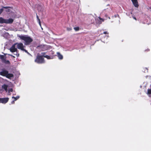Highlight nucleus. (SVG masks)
<instances>
[{"mask_svg":"<svg viewBox=\"0 0 151 151\" xmlns=\"http://www.w3.org/2000/svg\"><path fill=\"white\" fill-rule=\"evenodd\" d=\"M4 8H5V9H7V10H6V12H9L10 11V9H7L8 8V7H3Z\"/></svg>","mask_w":151,"mask_h":151,"instance_id":"dca6fc26","label":"nucleus"},{"mask_svg":"<svg viewBox=\"0 0 151 151\" xmlns=\"http://www.w3.org/2000/svg\"><path fill=\"white\" fill-rule=\"evenodd\" d=\"M12 99H14V100L15 101H16L19 98V96H17L16 97H14V96H12Z\"/></svg>","mask_w":151,"mask_h":151,"instance_id":"4468645a","label":"nucleus"},{"mask_svg":"<svg viewBox=\"0 0 151 151\" xmlns=\"http://www.w3.org/2000/svg\"><path fill=\"white\" fill-rule=\"evenodd\" d=\"M16 44L17 46L18 49H20L26 52H27V53L28 52L24 48L25 47H24V46L23 45L22 43H16Z\"/></svg>","mask_w":151,"mask_h":151,"instance_id":"39448f33","label":"nucleus"},{"mask_svg":"<svg viewBox=\"0 0 151 151\" xmlns=\"http://www.w3.org/2000/svg\"><path fill=\"white\" fill-rule=\"evenodd\" d=\"M11 55V56H12L13 57H14H14H15V56H13V55Z\"/></svg>","mask_w":151,"mask_h":151,"instance_id":"bb28decb","label":"nucleus"},{"mask_svg":"<svg viewBox=\"0 0 151 151\" xmlns=\"http://www.w3.org/2000/svg\"><path fill=\"white\" fill-rule=\"evenodd\" d=\"M18 37L21 39L25 41V44L26 45H29L32 41V40L31 37L26 35H19Z\"/></svg>","mask_w":151,"mask_h":151,"instance_id":"f257e3e1","label":"nucleus"},{"mask_svg":"<svg viewBox=\"0 0 151 151\" xmlns=\"http://www.w3.org/2000/svg\"><path fill=\"white\" fill-rule=\"evenodd\" d=\"M99 19L100 20H101L103 22H104V19H103L101 18H100V17H99Z\"/></svg>","mask_w":151,"mask_h":151,"instance_id":"412c9836","label":"nucleus"},{"mask_svg":"<svg viewBox=\"0 0 151 151\" xmlns=\"http://www.w3.org/2000/svg\"><path fill=\"white\" fill-rule=\"evenodd\" d=\"M16 45V43L13 45L12 47L10 48V51L12 52H16L17 50L15 47V46Z\"/></svg>","mask_w":151,"mask_h":151,"instance_id":"0eeeda50","label":"nucleus"},{"mask_svg":"<svg viewBox=\"0 0 151 151\" xmlns=\"http://www.w3.org/2000/svg\"><path fill=\"white\" fill-rule=\"evenodd\" d=\"M15 55H16L17 56V57H19V54L18 53H17V54H15Z\"/></svg>","mask_w":151,"mask_h":151,"instance_id":"5701e85b","label":"nucleus"},{"mask_svg":"<svg viewBox=\"0 0 151 151\" xmlns=\"http://www.w3.org/2000/svg\"><path fill=\"white\" fill-rule=\"evenodd\" d=\"M3 11V9H0V14H1V13Z\"/></svg>","mask_w":151,"mask_h":151,"instance_id":"6ab92c4d","label":"nucleus"},{"mask_svg":"<svg viewBox=\"0 0 151 151\" xmlns=\"http://www.w3.org/2000/svg\"><path fill=\"white\" fill-rule=\"evenodd\" d=\"M57 54L59 59L62 60L63 59V55L60 52H57Z\"/></svg>","mask_w":151,"mask_h":151,"instance_id":"f8f14e48","label":"nucleus"},{"mask_svg":"<svg viewBox=\"0 0 151 151\" xmlns=\"http://www.w3.org/2000/svg\"><path fill=\"white\" fill-rule=\"evenodd\" d=\"M35 62L38 63H44V60L42 56L38 55L35 60Z\"/></svg>","mask_w":151,"mask_h":151,"instance_id":"20e7f679","label":"nucleus"},{"mask_svg":"<svg viewBox=\"0 0 151 151\" xmlns=\"http://www.w3.org/2000/svg\"><path fill=\"white\" fill-rule=\"evenodd\" d=\"M4 62L5 63H6V64H9V62L8 60H4Z\"/></svg>","mask_w":151,"mask_h":151,"instance_id":"a211bd4d","label":"nucleus"},{"mask_svg":"<svg viewBox=\"0 0 151 151\" xmlns=\"http://www.w3.org/2000/svg\"><path fill=\"white\" fill-rule=\"evenodd\" d=\"M14 101H15L14 100L13 101H12L11 104H14Z\"/></svg>","mask_w":151,"mask_h":151,"instance_id":"b1692460","label":"nucleus"},{"mask_svg":"<svg viewBox=\"0 0 151 151\" xmlns=\"http://www.w3.org/2000/svg\"><path fill=\"white\" fill-rule=\"evenodd\" d=\"M9 98H0V103L6 104L8 101Z\"/></svg>","mask_w":151,"mask_h":151,"instance_id":"423d86ee","label":"nucleus"},{"mask_svg":"<svg viewBox=\"0 0 151 151\" xmlns=\"http://www.w3.org/2000/svg\"><path fill=\"white\" fill-rule=\"evenodd\" d=\"M99 19L100 20H101L103 22H104V19H103L101 18H100V17H99Z\"/></svg>","mask_w":151,"mask_h":151,"instance_id":"4be33fe9","label":"nucleus"},{"mask_svg":"<svg viewBox=\"0 0 151 151\" xmlns=\"http://www.w3.org/2000/svg\"><path fill=\"white\" fill-rule=\"evenodd\" d=\"M37 18L38 19V21H39V24H40V26H41V24H40V20L39 19V18H38V17L37 16Z\"/></svg>","mask_w":151,"mask_h":151,"instance_id":"aec40b11","label":"nucleus"},{"mask_svg":"<svg viewBox=\"0 0 151 151\" xmlns=\"http://www.w3.org/2000/svg\"><path fill=\"white\" fill-rule=\"evenodd\" d=\"M43 56L44 57L48 59H50L53 58V57H51L50 56L47 55L45 56L43 55Z\"/></svg>","mask_w":151,"mask_h":151,"instance_id":"ddd939ff","label":"nucleus"},{"mask_svg":"<svg viewBox=\"0 0 151 151\" xmlns=\"http://www.w3.org/2000/svg\"><path fill=\"white\" fill-rule=\"evenodd\" d=\"M6 19H4L1 17H0V23L1 24H6Z\"/></svg>","mask_w":151,"mask_h":151,"instance_id":"9d476101","label":"nucleus"},{"mask_svg":"<svg viewBox=\"0 0 151 151\" xmlns=\"http://www.w3.org/2000/svg\"><path fill=\"white\" fill-rule=\"evenodd\" d=\"M74 29L76 31H78L79 30V27H76L74 28Z\"/></svg>","mask_w":151,"mask_h":151,"instance_id":"2eb2a0df","label":"nucleus"},{"mask_svg":"<svg viewBox=\"0 0 151 151\" xmlns=\"http://www.w3.org/2000/svg\"><path fill=\"white\" fill-rule=\"evenodd\" d=\"M106 32H104V34H106Z\"/></svg>","mask_w":151,"mask_h":151,"instance_id":"393cba45","label":"nucleus"},{"mask_svg":"<svg viewBox=\"0 0 151 151\" xmlns=\"http://www.w3.org/2000/svg\"><path fill=\"white\" fill-rule=\"evenodd\" d=\"M72 29L71 27H67V30L68 31H70L72 30Z\"/></svg>","mask_w":151,"mask_h":151,"instance_id":"f3484780","label":"nucleus"},{"mask_svg":"<svg viewBox=\"0 0 151 151\" xmlns=\"http://www.w3.org/2000/svg\"><path fill=\"white\" fill-rule=\"evenodd\" d=\"M0 75L6 77L8 78H10L13 77V75L12 74L8 73V72L6 70H3L0 72Z\"/></svg>","mask_w":151,"mask_h":151,"instance_id":"7ed1b4c3","label":"nucleus"},{"mask_svg":"<svg viewBox=\"0 0 151 151\" xmlns=\"http://www.w3.org/2000/svg\"><path fill=\"white\" fill-rule=\"evenodd\" d=\"M150 88L148 89L147 94L149 96H151V84L150 86Z\"/></svg>","mask_w":151,"mask_h":151,"instance_id":"9b49d317","label":"nucleus"},{"mask_svg":"<svg viewBox=\"0 0 151 151\" xmlns=\"http://www.w3.org/2000/svg\"><path fill=\"white\" fill-rule=\"evenodd\" d=\"M0 57L1 58H2V56H0Z\"/></svg>","mask_w":151,"mask_h":151,"instance_id":"a878e982","label":"nucleus"},{"mask_svg":"<svg viewBox=\"0 0 151 151\" xmlns=\"http://www.w3.org/2000/svg\"><path fill=\"white\" fill-rule=\"evenodd\" d=\"M134 5L136 7H138L139 5L137 0H131Z\"/></svg>","mask_w":151,"mask_h":151,"instance_id":"6e6552de","label":"nucleus"},{"mask_svg":"<svg viewBox=\"0 0 151 151\" xmlns=\"http://www.w3.org/2000/svg\"><path fill=\"white\" fill-rule=\"evenodd\" d=\"M134 19H136V18H135V17H134Z\"/></svg>","mask_w":151,"mask_h":151,"instance_id":"cd10ccee","label":"nucleus"},{"mask_svg":"<svg viewBox=\"0 0 151 151\" xmlns=\"http://www.w3.org/2000/svg\"><path fill=\"white\" fill-rule=\"evenodd\" d=\"M6 24H11L13 22L14 19L10 18L9 19H6Z\"/></svg>","mask_w":151,"mask_h":151,"instance_id":"1a4fd4ad","label":"nucleus"},{"mask_svg":"<svg viewBox=\"0 0 151 151\" xmlns=\"http://www.w3.org/2000/svg\"><path fill=\"white\" fill-rule=\"evenodd\" d=\"M2 88L4 89L5 91L7 93L8 95H10L11 94V92H13V90L12 88H9L8 85L6 84H4L2 86Z\"/></svg>","mask_w":151,"mask_h":151,"instance_id":"f03ea898","label":"nucleus"}]
</instances>
